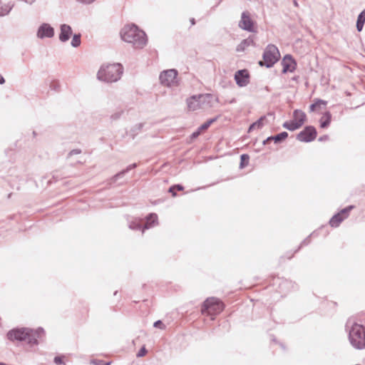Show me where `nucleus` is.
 Segmentation results:
<instances>
[{"instance_id":"1","label":"nucleus","mask_w":365,"mask_h":365,"mask_svg":"<svg viewBox=\"0 0 365 365\" xmlns=\"http://www.w3.org/2000/svg\"><path fill=\"white\" fill-rule=\"evenodd\" d=\"M44 334L45 331L42 327L36 329L21 327L9 330L6 334V337L11 341H26L28 344L33 346L38 344L39 340L44 336Z\"/></svg>"},{"instance_id":"2","label":"nucleus","mask_w":365,"mask_h":365,"mask_svg":"<svg viewBox=\"0 0 365 365\" xmlns=\"http://www.w3.org/2000/svg\"><path fill=\"white\" fill-rule=\"evenodd\" d=\"M120 34L124 41L131 43L135 49H142L148 43L146 34L135 24L125 25Z\"/></svg>"},{"instance_id":"3","label":"nucleus","mask_w":365,"mask_h":365,"mask_svg":"<svg viewBox=\"0 0 365 365\" xmlns=\"http://www.w3.org/2000/svg\"><path fill=\"white\" fill-rule=\"evenodd\" d=\"M346 330L351 345L356 349H365V326L349 319L346 324Z\"/></svg>"},{"instance_id":"4","label":"nucleus","mask_w":365,"mask_h":365,"mask_svg":"<svg viewBox=\"0 0 365 365\" xmlns=\"http://www.w3.org/2000/svg\"><path fill=\"white\" fill-rule=\"evenodd\" d=\"M123 73V67L120 63H113L102 66L97 73L99 81L113 83L120 79Z\"/></svg>"},{"instance_id":"5","label":"nucleus","mask_w":365,"mask_h":365,"mask_svg":"<svg viewBox=\"0 0 365 365\" xmlns=\"http://www.w3.org/2000/svg\"><path fill=\"white\" fill-rule=\"evenodd\" d=\"M224 309L223 304L217 298H207L202 304L201 312L214 319V317L220 314Z\"/></svg>"},{"instance_id":"6","label":"nucleus","mask_w":365,"mask_h":365,"mask_svg":"<svg viewBox=\"0 0 365 365\" xmlns=\"http://www.w3.org/2000/svg\"><path fill=\"white\" fill-rule=\"evenodd\" d=\"M263 61H260L259 64L261 66L267 68L272 67L279 59L280 53L278 48L274 44H269L262 55Z\"/></svg>"},{"instance_id":"7","label":"nucleus","mask_w":365,"mask_h":365,"mask_svg":"<svg viewBox=\"0 0 365 365\" xmlns=\"http://www.w3.org/2000/svg\"><path fill=\"white\" fill-rule=\"evenodd\" d=\"M274 283L277 284V291L284 296L298 289L297 283L287 279L277 278L275 279Z\"/></svg>"},{"instance_id":"8","label":"nucleus","mask_w":365,"mask_h":365,"mask_svg":"<svg viewBox=\"0 0 365 365\" xmlns=\"http://www.w3.org/2000/svg\"><path fill=\"white\" fill-rule=\"evenodd\" d=\"M354 208V205H349L342 209L340 212H337L331 217L329 220V224L331 227H338L340 224L346 220L350 212Z\"/></svg>"},{"instance_id":"9","label":"nucleus","mask_w":365,"mask_h":365,"mask_svg":"<svg viewBox=\"0 0 365 365\" xmlns=\"http://www.w3.org/2000/svg\"><path fill=\"white\" fill-rule=\"evenodd\" d=\"M177 76L178 71L172 68L162 71L160 74L159 79L162 85L170 87L175 83Z\"/></svg>"},{"instance_id":"10","label":"nucleus","mask_w":365,"mask_h":365,"mask_svg":"<svg viewBox=\"0 0 365 365\" xmlns=\"http://www.w3.org/2000/svg\"><path fill=\"white\" fill-rule=\"evenodd\" d=\"M317 135L316 128L312 125H307L303 130L297 135V140L300 142L309 143L313 141Z\"/></svg>"},{"instance_id":"11","label":"nucleus","mask_w":365,"mask_h":365,"mask_svg":"<svg viewBox=\"0 0 365 365\" xmlns=\"http://www.w3.org/2000/svg\"><path fill=\"white\" fill-rule=\"evenodd\" d=\"M239 27L242 30L249 32H256L255 29L254 21L250 16L247 11H243L241 15V19L239 21Z\"/></svg>"},{"instance_id":"12","label":"nucleus","mask_w":365,"mask_h":365,"mask_svg":"<svg viewBox=\"0 0 365 365\" xmlns=\"http://www.w3.org/2000/svg\"><path fill=\"white\" fill-rule=\"evenodd\" d=\"M55 34L53 27H52L48 23H42L38 28L36 31V36L39 39H43L46 38H53Z\"/></svg>"},{"instance_id":"13","label":"nucleus","mask_w":365,"mask_h":365,"mask_svg":"<svg viewBox=\"0 0 365 365\" xmlns=\"http://www.w3.org/2000/svg\"><path fill=\"white\" fill-rule=\"evenodd\" d=\"M281 64L282 66V73H292L297 67V62L290 54H287L284 56Z\"/></svg>"},{"instance_id":"14","label":"nucleus","mask_w":365,"mask_h":365,"mask_svg":"<svg viewBox=\"0 0 365 365\" xmlns=\"http://www.w3.org/2000/svg\"><path fill=\"white\" fill-rule=\"evenodd\" d=\"M235 80L239 87H245L250 83V73L247 70H238L235 74Z\"/></svg>"},{"instance_id":"15","label":"nucleus","mask_w":365,"mask_h":365,"mask_svg":"<svg viewBox=\"0 0 365 365\" xmlns=\"http://www.w3.org/2000/svg\"><path fill=\"white\" fill-rule=\"evenodd\" d=\"M73 30L71 26L63 24L60 26V34H59V41L61 42L65 43L68 41L71 36H72Z\"/></svg>"},{"instance_id":"16","label":"nucleus","mask_w":365,"mask_h":365,"mask_svg":"<svg viewBox=\"0 0 365 365\" xmlns=\"http://www.w3.org/2000/svg\"><path fill=\"white\" fill-rule=\"evenodd\" d=\"M145 222L143 225V233L146 230L153 227L158 224V215L155 213H150L145 217Z\"/></svg>"},{"instance_id":"17","label":"nucleus","mask_w":365,"mask_h":365,"mask_svg":"<svg viewBox=\"0 0 365 365\" xmlns=\"http://www.w3.org/2000/svg\"><path fill=\"white\" fill-rule=\"evenodd\" d=\"M137 167V163H133L129 165L125 169L121 170L120 172L118 173L115 175H113L110 179V184L115 183L118 179L123 178L126 173H128L130 170L135 168Z\"/></svg>"},{"instance_id":"18","label":"nucleus","mask_w":365,"mask_h":365,"mask_svg":"<svg viewBox=\"0 0 365 365\" xmlns=\"http://www.w3.org/2000/svg\"><path fill=\"white\" fill-rule=\"evenodd\" d=\"M187 108L190 110H196L201 108L198 96H192L187 99Z\"/></svg>"},{"instance_id":"19","label":"nucleus","mask_w":365,"mask_h":365,"mask_svg":"<svg viewBox=\"0 0 365 365\" xmlns=\"http://www.w3.org/2000/svg\"><path fill=\"white\" fill-rule=\"evenodd\" d=\"M293 118L299 125L302 126L307 120V115L304 111L296 109L293 112Z\"/></svg>"},{"instance_id":"20","label":"nucleus","mask_w":365,"mask_h":365,"mask_svg":"<svg viewBox=\"0 0 365 365\" xmlns=\"http://www.w3.org/2000/svg\"><path fill=\"white\" fill-rule=\"evenodd\" d=\"M255 42L252 37H248L246 39H244L241 41L240 44L237 45L236 48V51L237 52H242L244 51L247 47L254 45Z\"/></svg>"},{"instance_id":"21","label":"nucleus","mask_w":365,"mask_h":365,"mask_svg":"<svg viewBox=\"0 0 365 365\" xmlns=\"http://www.w3.org/2000/svg\"><path fill=\"white\" fill-rule=\"evenodd\" d=\"M331 121V114L329 111H326L319 120L320 127L322 128H327L330 125Z\"/></svg>"},{"instance_id":"22","label":"nucleus","mask_w":365,"mask_h":365,"mask_svg":"<svg viewBox=\"0 0 365 365\" xmlns=\"http://www.w3.org/2000/svg\"><path fill=\"white\" fill-rule=\"evenodd\" d=\"M14 6V4L11 3L8 4H4L0 0V17L4 16L9 14V12L11 11L12 8Z\"/></svg>"},{"instance_id":"23","label":"nucleus","mask_w":365,"mask_h":365,"mask_svg":"<svg viewBox=\"0 0 365 365\" xmlns=\"http://www.w3.org/2000/svg\"><path fill=\"white\" fill-rule=\"evenodd\" d=\"M128 227L132 230H140L143 232V224L140 219H134L128 222Z\"/></svg>"},{"instance_id":"24","label":"nucleus","mask_w":365,"mask_h":365,"mask_svg":"<svg viewBox=\"0 0 365 365\" xmlns=\"http://www.w3.org/2000/svg\"><path fill=\"white\" fill-rule=\"evenodd\" d=\"M266 120V116L263 115L260 117L257 121L250 125L248 132H251L254 129H261L264 125V120Z\"/></svg>"},{"instance_id":"25","label":"nucleus","mask_w":365,"mask_h":365,"mask_svg":"<svg viewBox=\"0 0 365 365\" xmlns=\"http://www.w3.org/2000/svg\"><path fill=\"white\" fill-rule=\"evenodd\" d=\"M365 23V9L361 11L359 14L356 20V29L358 31H361L364 27Z\"/></svg>"},{"instance_id":"26","label":"nucleus","mask_w":365,"mask_h":365,"mask_svg":"<svg viewBox=\"0 0 365 365\" xmlns=\"http://www.w3.org/2000/svg\"><path fill=\"white\" fill-rule=\"evenodd\" d=\"M197 96L201 107L202 105H210L213 97L210 93L199 94Z\"/></svg>"},{"instance_id":"27","label":"nucleus","mask_w":365,"mask_h":365,"mask_svg":"<svg viewBox=\"0 0 365 365\" xmlns=\"http://www.w3.org/2000/svg\"><path fill=\"white\" fill-rule=\"evenodd\" d=\"M282 126H283V128H284L290 131L296 130L302 127L300 125H299L297 123V121H295L294 120L284 122L282 124Z\"/></svg>"},{"instance_id":"28","label":"nucleus","mask_w":365,"mask_h":365,"mask_svg":"<svg viewBox=\"0 0 365 365\" xmlns=\"http://www.w3.org/2000/svg\"><path fill=\"white\" fill-rule=\"evenodd\" d=\"M288 137V133L286 131H283L282 133H279L275 135H273V141L274 143H280L284 140H285Z\"/></svg>"},{"instance_id":"29","label":"nucleus","mask_w":365,"mask_h":365,"mask_svg":"<svg viewBox=\"0 0 365 365\" xmlns=\"http://www.w3.org/2000/svg\"><path fill=\"white\" fill-rule=\"evenodd\" d=\"M144 126V123H140L136 125H135L131 129H130V135L132 136V138L134 139L135 135L138 134V133L142 130V128Z\"/></svg>"},{"instance_id":"30","label":"nucleus","mask_w":365,"mask_h":365,"mask_svg":"<svg viewBox=\"0 0 365 365\" xmlns=\"http://www.w3.org/2000/svg\"><path fill=\"white\" fill-rule=\"evenodd\" d=\"M81 34H75L73 36V38L71 41V46L74 48H77L81 45Z\"/></svg>"},{"instance_id":"31","label":"nucleus","mask_w":365,"mask_h":365,"mask_svg":"<svg viewBox=\"0 0 365 365\" xmlns=\"http://www.w3.org/2000/svg\"><path fill=\"white\" fill-rule=\"evenodd\" d=\"M250 156L247 154H242L240 155V168H244L249 164Z\"/></svg>"},{"instance_id":"32","label":"nucleus","mask_w":365,"mask_h":365,"mask_svg":"<svg viewBox=\"0 0 365 365\" xmlns=\"http://www.w3.org/2000/svg\"><path fill=\"white\" fill-rule=\"evenodd\" d=\"M327 103V101H325L324 100L317 99L314 103L310 105L309 110H310V112H313L315 110V109L317 106H319L320 105L326 106Z\"/></svg>"},{"instance_id":"33","label":"nucleus","mask_w":365,"mask_h":365,"mask_svg":"<svg viewBox=\"0 0 365 365\" xmlns=\"http://www.w3.org/2000/svg\"><path fill=\"white\" fill-rule=\"evenodd\" d=\"M217 117L209 119L208 120H207L206 122H205L200 126V130H207L211 125L212 123H213L214 122H215L217 120Z\"/></svg>"},{"instance_id":"34","label":"nucleus","mask_w":365,"mask_h":365,"mask_svg":"<svg viewBox=\"0 0 365 365\" xmlns=\"http://www.w3.org/2000/svg\"><path fill=\"white\" fill-rule=\"evenodd\" d=\"M310 237L311 235L308 236L301 242L298 248L295 250V252H299L302 247L307 246L311 242Z\"/></svg>"},{"instance_id":"35","label":"nucleus","mask_w":365,"mask_h":365,"mask_svg":"<svg viewBox=\"0 0 365 365\" xmlns=\"http://www.w3.org/2000/svg\"><path fill=\"white\" fill-rule=\"evenodd\" d=\"M91 364L93 365H110V362H105L101 359H93L91 361Z\"/></svg>"},{"instance_id":"36","label":"nucleus","mask_w":365,"mask_h":365,"mask_svg":"<svg viewBox=\"0 0 365 365\" xmlns=\"http://www.w3.org/2000/svg\"><path fill=\"white\" fill-rule=\"evenodd\" d=\"M64 358V356H56L54 357L53 359V362L56 364V365H62V364H64V362L63 361V359Z\"/></svg>"},{"instance_id":"37","label":"nucleus","mask_w":365,"mask_h":365,"mask_svg":"<svg viewBox=\"0 0 365 365\" xmlns=\"http://www.w3.org/2000/svg\"><path fill=\"white\" fill-rule=\"evenodd\" d=\"M123 113V110L117 111L110 115V119L112 120H116L121 117Z\"/></svg>"},{"instance_id":"38","label":"nucleus","mask_w":365,"mask_h":365,"mask_svg":"<svg viewBox=\"0 0 365 365\" xmlns=\"http://www.w3.org/2000/svg\"><path fill=\"white\" fill-rule=\"evenodd\" d=\"M153 327L160 329H165V325L162 322L161 320H158L154 322Z\"/></svg>"},{"instance_id":"39","label":"nucleus","mask_w":365,"mask_h":365,"mask_svg":"<svg viewBox=\"0 0 365 365\" xmlns=\"http://www.w3.org/2000/svg\"><path fill=\"white\" fill-rule=\"evenodd\" d=\"M147 349L145 346H143L137 353V357H143L147 354Z\"/></svg>"},{"instance_id":"40","label":"nucleus","mask_w":365,"mask_h":365,"mask_svg":"<svg viewBox=\"0 0 365 365\" xmlns=\"http://www.w3.org/2000/svg\"><path fill=\"white\" fill-rule=\"evenodd\" d=\"M77 2L85 5H89L95 2L96 0H76Z\"/></svg>"},{"instance_id":"41","label":"nucleus","mask_w":365,"mask_h":365,"mask_svg":"<svg viewBox=\"0 0 365 365\" xmlns=\"http://www.w3.org/2000/svg\"><path fill=\"white\" fill-rule=\"evenodd\" d=\"M50 88L54 91H58L59 85L58 82L52 81L50 84Z\"/></svg>"},{"instance_id":"42","label":"nucleus","mask_w":365,"mask_h":365,"mask_svg":"<svg viewBox=\"0 0 365 365\" xmlns=\"http://www.w3.org/2000/svg\"><path fill=\"white\" fill-rule=\"evenodd\" d=\"M81 153V149H73L72 150H71L68 153V155L69 156H72L73 155H78V154H80Z\"/></svg>"},{"instance_id":"43","label":"nucleus","mask_w":365,"mask_h":365,"mask_svg":"<svg viewBox=\"0 0 365 365\" xmlns=\"http://www.w3.org/2000/svg\"><path fill=\"white\" fill-rule=\"evenodd\" d=\"M168 192L170 193H171V195L173 196V197H176L177 196V193H176V190L174 188V187L172 185L171 187H169L168 189Z\"/></svg>"},{"instance_id":"44","label":"nucleus","mask_w":365,"mask_h":365,"mask_svg":"<svg viewBox=\"0 0 365 365\" xmlns=\"http://www.w3.org/2000/svg\"><path fill=\"white\" fill-rule=\"evenodd\" d=\"M173 186L174 187L175 190L182 191V190H184V187L182 185H180V184L174 185Z\"/></svg>"},{"instance_id":"45","label":"nucleus","mask_w":365,"mask_h":365,"mask_svg":"<svg viewBox=\"0 0 365 365\" xmlns=\"http://www.w3.org/2000/svg\"><path fill=\"white\" fill-rule=\"evenodd\" d=\"M273 138V135H271V136H269V137L267 138L264 140H263L262 144H263L264 145H267V143H269L270 141L273 140V138Z\"/></svg>"},{"instance_id":"46","label":"nucleus","mask_w":365,"mask_h":365,"mask_svg":"<svg viewBox=\"0 0 365 365\" xmlns=\"http://www.w3.org/2000/svg\"><path fill=\"white\" fill-rule=\"evenodd\" d=\"M318 140H319V141H321V142L326 141V140H329V135H324L319 137V138Z\"/></svg>"},{"instance_id":"47","label":"nucleus","mask_w":365,"mask_h":365,"mask_svg":"<svg viewBox=\"0 0 365 365\" xmlns=\"http://www.w3.org/2000/svg\"><path fill=\"white\" fill-rule=\"evenodd\" d=\"M295 253H296V252H295V250H294L293 252H288L286 254V256H287V257L289 259H292V258L294 257V254H295Z\"/></svg>"},{"instance_id":"48","label":"nucleus","mask_w":365,"mask_h":365,"mask_svg":"<svg viewBox=\"0 0 365 365\" xmlns=\"http://www.w3.org/2000/svg\"><path fill=\"white\" fill-rule=\"evenodd\" d=\"M198 136H199V135L197 134V133H196V131H195L192 133L191 138L195 139V138H197Z\"/></svg>"},{"instance_id":"49","label":"nucleus","mask_w":365,"mask_h":365,"mask_svg":"<svg viewBox=\"0 0 365 365\" xmlns=\"http://www.w3.org/2000/svg\"><path fill=\"white\" fill-rule=\"evenodd\" d=\"M5 83V79L2 75L0 74V84H4Z\"/></svg>"},{"instance_id":"50","label":"nucleus","mask_w":365,"mask_h":365,"mask_svg":"<svg viewBox=\"0 0 365 365\" xmlns=\"http://www.w3.org/2000/svg\"><path fill=\"white\" fill-rule=\"evenodd\" d=\"M190 23H191V25H195V19L194 18H192L190 19Z\"/></svg>"},{"instance_id":"51","label":"nucleus","mask_w":365,"mask_h":365,"mask_svg":"<svg viewBox=\"0 0 365 365\" xmlns=\"http://www.w3.org/2000/svg\"><path fill=\"white\" fill-rule=\"evenodd\" d=\"M203 130H200V127L197 128V130H196V133H197V134L200 135L201 132Z\"/></svg>"},{"instance_id":"52","label":"nucleus","mask_w":365,"mask_h":365,"mask_svg":"<svg viewBox=\"0 0 365 365\" xmlns=\"http://www.w3.org/2000/svg\"><path fill=\"white\" fill-rule=\"evenodd\" d=\"M203 130H200V127L197 128V130H196V133H197V134L200 135L201 132Z\"/></svg>"},{"instance_id":"53","label":"nucleus","mask_w":365,"mask_h":365,"mask_svg":"<svg viewBox=\"0 0 365 365\" xmlns=\"http://www.w3.org/2000/svg\"><path fill=\"white\" fill-rule=\"evenodd\" d=\"M294 5L295 6H298V3H297V0H294Z\"/></svg>"},{"instance_id":"54","label":"nucleus","mask_w":365,"mask_h":365,"mask_svg":"<svg viewBox=\"0 0 365 365\" xmlns=\"http://www.w3.org/2000/svg\"><path fill=\"white\" fill-rule=\"evenodd\" d=\"M117 294H118V291H115V292H114L113 295H114V296H116V295H117Z\"/></svg>"}]
</instances>
